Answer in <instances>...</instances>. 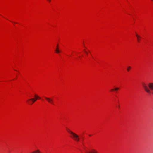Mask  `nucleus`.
Segmentation results:
<instances>
[{"label": "nucleus", "mask_w": 153, "mask_h": 153, "mask_svg": "<svg viewBox=\"0 0 153 153\" xmlns=\"http://www.w3.org/2000/svg\"><path fill=\"white\" fill-rule=\"evenodd\" d=\"M143 86L144 88L145 91L148 93L151 94V90L152 91V93L153 94V83H149L148 84V86L149 89L148 88L146 85L143 83L142 85Z\"/></svg>", "instance_id": "f257e3e1"}, {"label": "nucleus", "mask_w": 153, "mask_h": 153, "mask_svg": "<svg viewBox=\"0 0 153 153\" xmlns=\"http://www.w3.org/2000/svg\"><path fill=\"white\" fill-rule=\"evenodd\" d=\"M70 137L73 140L77 142L79 141L80 140V137L79 135L74 132L71 135H70Z\"/></svg>", "instance_id": "f03ea898"}, {"label": "nucleus", "mask_w": 153, "mask_h": 153, "mask_svg": "<svg viewBox=\"0 0 153 153\" xmlns=\"http://www.w3.org/2000/svg\"><path fill=\"white\" fill-rule=\"evenodd\" d=\"M38 97L37 95H35V98H33L28 99L27 100L28 104L32 105L33 102H34L37 99Z\"/></svg>", "instance_id": "7ed1b4c3"}, {"label": "nucleus", "mask_w": 153, "mask_h": 153, "mask_svg": "<svg viewBox=\"0 0 153 153\" xmlns=\"http://www.w3.org/2000/svg\"><path fill=\"white\" fill-rule=\"evenodd\" d=\"M45 99L50 103L52 105H54V103L52 99L50 98L45 97Z\"/></svg>", "instance_id": "20e7f679"}, {"label": "nucleus", "mask_w": 153, "mask_h": 153, "mask_svg": "<svg viewBox=\"0 0 153 153\" xmlns=\"http://www.w3.org/2000/svg\"><path fill=\"white\" fill-rule=\"evenodd\" d=\"M135 36L137 38V41L138 42H140L141 37L136 32H135Z\"/></svg>", "instance_id": "39448f33"}, {"label": "nucleus", "mask_w": 153, "mask_h": 153, "mask_svg": "<svg viewBox=\"0 0 153 153\" xmlns=\"http://www.w3.org/2000/svg\"><path fill=\"white\" fill-rule=\"evenodd\" d=\"M55 51V52L57 53H58L60 52V51L58 45H57Z\"/></svg>", "instance_id": "423d86ee"}, {"label": "nucleus", "mask_w": 153, "mask_h": 153, "mask_svg": "<svg viewBox=\"0 0 153 153\" xmlns=\"http://www.w3.org/2000/svg\"><path fill=\"white\" fill-rule=\"evenodd\" d=\"M88 51V50L85 47V48L83 50V52L86 55H87Z\"/></svg>", "instance_id": "0eeeda50"}, {"label": "nucleus", "mask_w": 153, "mask_h": 153, "mask_svg": "<svg viewBox=\"0 0 153 153\" xmlns=\"http://www.w3.org/2000/svg\"><path fill=\"white\" fill-rule=\"evenodd\" d=\"M66 129L67 132L70 134V135H71L74 133V132L68 128H66Z\"/></svg>", "instance_id": "6e6552de"}, {"label": "nucleus", "mask_w": 153, "mask_h": 153, "mask_svg": "<svg viewBox=\"0 0 153 153\" xmlns=\"http://www.w3.org/2000/svg\"><path fill=\"white\" fill-rule=\"evenodd\" d=\"M89 153H97V151L94 149H92L89 151Z\"/></svg>", "instance_id": "1a4fd4ad"}, {"label": "nucleus", "mask_w": 153, "mask_h": 153, "mask_svg": "<svg viewBox=\"0 0 153 153\" xmlns=\"http://www.w3.org/2000/svg\"><path fill=\"white\" fill-rule=\"evenodd\" d=\"M131 68V67H130V66L128 67L127 68V71H129L130 70Z\"/></svg>", "instance_id": "9d476101"}, {"label": "nucleus", "mask_w": 153, "mask_h": 153, "mask_svg": "<svg viewBox=\"0 0 153 153\" xmlns=\"http://www.w3.org/2000/svg\"><path fill=\"white\" fill-rule=\"evenodd\" d=\"M120 88L119 87H117L114 88V91H117Z\"/></svg>", "instance_id": "9b49d317"}, {"label": "nucleus", "mask_w": 153, "mask_h": 153, "mask_svg": "<svg viewBox=\"0 0 153 153\" xmlns=\"http://www.w3.org/2000/svg\"><path fill=\"white\" fill-rule=\"evenodd\" d=\"M110 91L111 92H113L114 91V88H112V89H111L110 90Z\"/></svg>", "instance_id": "f8f14e48"}, {"label": "nucleus", "mask_w": 153, "mask_h": 153, "mask_svg": "<svg viewBox=\"0 0 153 153\" xmlns=\"http://www.w3.org/2000/svg\"><path fill=\"white\" fill-rule=\"evenodd\" d=\"M117 108H118L119 109L120 108V105H118L117 106Z\"/></svg>", "instance_id": "ddd939ff"}, {"label": "nucleus", "mask_w": 153, "mask_h": 153, "mask_svg": "<svg viewBox=\"0 0 153 153\" xmlns=\"http://www.w3.org/2000/svg\"><path fill=\"white\" fill-rule=\"evenodd\" d=\"M51 0H47L50 3L51 1Z\"/></svg>", "instance_id": "4468645a"}, {"label": "nucleus", "mask_w": 153, "mask_h": 153, "mask_svg": "<svg viewBox=\"0 0 153 153\" xmlns=\"http://www.w3.org/2000/svg\"><path fill=\"white\" fill-rule=\"evenodd\" d=\"M152 1H153V0H152Z\"/></svg>", "instance_id": "2eb2a0df"}]
</instances>
